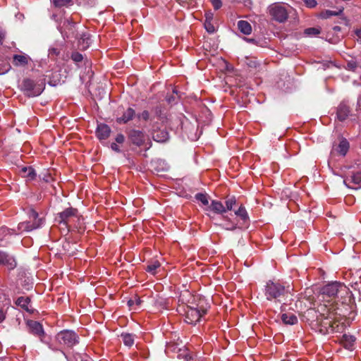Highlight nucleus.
Wrapping results in <instances>:
<instances>
[{
	"mask_svg": "<svg viewBox=\"0 0 361 361\" xmlns=\"http://www.w3.org/2000/svg\"><path fill=\"white\" fill-rule=\"evenodd\" d=\"M329 306V305L323 303L318 305L317 310L312 308L308 309L305 312V317L311 323L316 322L317 324H321L325 328L329 327L332 331H338L337 329L338 328V313L334 305Z\"/></svg>",
	"mask_w": 361,
	"mask_h": 361,
	"instance_id": "obj_1",
	"label": "nucleus"
},
{
	"mask_svg": "<svg viewBox=\"0 0 361 361\" xmlns=\"http://www.w3.org/2000/svg\"><path fill=\"white\" fill-rule=\"evenodd\" d=\"M56 221L65 226L69 231L77 229L78 232L83 231V219L77 209L69 207L59 213L56 218Z\"/></svg>",
	"mask_w": 361,
	"mask_h": 361,
	"instance_id": "obj_2",
	"label": "nucleus"
},
{
	"mask_svg": "<svg viewBox=\"0 0 361 361\" xmlns=\"http://www.w3.org/2000/svg\"><path fill=\"white\" fill-rule=\"evenodd\" d=\"M293 290V288L289 285L286 286L279 281L269 280L264 286V293L267 300L281 302L290 295H292L291 291Z\"/></svg>",
	"mask_w": 361,
	"mask_h": 361,
	"instance_id": "obj_3",
	"label": "nucleus"
},
{
	"mask_svg": "<svg viewBox=\"0 0 361 361\" xmlns=\"http://www.w3.org/2000/svg\"><path fill=\"white\" fill-rule=\"evenodd\" d=\"M295 13V10L292 6L283 2L271 4L267 8V13L270 19L278 23H285Z\"/></svg>",
	"mask_w": 361,
	"mask_h": 361,
	"instance_id": "obj_4",
	"label": "nucleus"
},
{
	"mask_svg": "<svg viewBox=\"0 0 361 361\" xmlns=\"http://www.w3.org/2000/svg\"><path fill=\"white\" fill-rule=\"evenodd\" d=\"M348 290V288L343 283L334 281L322 288L319 297L324 303L334 305L336 308V312H337V304L331 303V301L334 300L338 294L347 293Z\"/></svg>",
	"mask_w": 361,
	"mask_h": 361,
	"instance_id": "obj_5",
	"label": "nucleus"
},
{
	"mask_svg": "<svg viewBox=\"0 0 361 361\" xmlns=\"http://www.w3.org/2000/svg\"><path fill=\"white\" fill-rule=\"evenodd\" d=\"M28 220L18 224L17 229L18 233L30 232L40 228L44 222L43 218L39 217V214L34 209H30L27 212Z\"/></svg>",
	"mask_w": 361,
	"mask_h": 361,
	"instance_id": "obj_6",
	"label": "nucleus"
},
{
	"mask_svg": "<svg viewBox=\"0 0 361 361\" xmlns=\"http://www.w3.org/2000/svg\"><path fill=\"white\" fill-rule=\"evenodd\" d=\"M184 311L185 322L190 324H195L207 313V307L200 305H196V306L187 305Z\"/></svg>",
	"mask_w": 361,
	"mask_h": 361,
	"instance_id": "obj_7",
	"label": "nucleus"
},
{
	"mask_svg": "<svg viewBox=\"0 0 361 361\" xmlns=\"http://www.w3.org/2000/svg\"><path fill=\"white\" fill-rule=\"evenodd\" d=\"M44 83L35 82L34 80L26 78L23 81L22 89L28 97H36L39 95L44 89Z\"/></svg>",
	"mask_w": 361,
	"mask_h": 361,
	"instance_id": "obj_8",
	"label": "nucleus"
},
{
	"mask_svg": "<svg viewBox=\"0 0 361 361\" xmlns=\"http://www.w3.org/2000/svg\"><path fill=\"white\" fill-rule=\"evenodd\" d=\"M57 341L65 346L71 348L79 342V337L73 331L63 330L57 334Z\"/></svg>",
	"mask_w": 361,
	"mask_h": 361,
	"instance_id": "obj_9",
	"label": "nucleus"
},
{
	"mask_svg": "<svg viewBox=\"0 0 361 361\" xmlns=\"http://www.w3.org/2000/svg\"><path fill=\"white\" fill-rule=\"evenodd\" d=\"M127 135L130 142L137 147L143 145L145 142L146 135L142 130L131 129L127 133Z\"/></svg>",
	"mask_w": 361,
	"mask_h": 361,
	"instance_id": "obj_10",
	"label": "nucleus"
},
{
	"mask_svg": "<svg viewBox=\"0 0 361 361\" xmlns=\"http://www.w3.org/2000/svg\"><path fill=\"white\" fill-rule=\"evenodd\" d=\"M61 32L64 37H76L75 23L69 19L65 20L61 26Z\"/></svg>",
	"mask_w": 361,
	"mask_h": 361,
	"instance_id": "obj_11",
	"label": "nucleus"
},
{
	"mask_svg": "<svg viewBox=\"0 0 361 361\" xmlns=\"http://www.w3.org/2000/svg\"><path fill=\"white\" fill-rule=\"evenodd\" d=\"M344 183L350 188L359 189L361 188V171L353 173L350 178L344 180Z\"/></svg>",
	"mask_w": 361,
	"mask_h": 361,
	"instance_id": "obj_12",
	"label": "nucleus"
},
{
	"mask_svg": "<svg viewBox=\"0 0 361 361\" xmlns=\"http://www.w3.org/2000/svg\"><path fill=\"white\" fill-rule=\"evenodd\" d=\"M0 264L6 267L8 269H13L16 267L15 259L6 252L0 251Z\"/></svg>",
	"mask_w": 361,
	"mask_h": 361,
	"instance_id": "obj_13",
	"label": "nucleus"
},
{
	"mask_svg": "<svg viewBox=\"0 0 361 361\" xmlns=\"http://www.w3.org/2000/svg\"><path fill=\"white\" fill-rule=\"evenodd\" d=\"M27 325L30 332L34 335L39 337L41 341H42V337L44 335L42 325L39 322L32 320L29 321L27 322Z\"/></svg>",
	"mask_w": 361,
	"mask_h": 361,
	"instance_id": "obj_14",
	"label": "nucleus"
},
{
	"mask_svg": "<svg viewBox=\"0 0 361 361\" xmlns=\"http://www.w3.org/2000/svg\"><path fill=\"white\" fill-rule=\"evenodd\" d=\"M111 133V128L106 124L101 123L97 126L96 130L97 137L99 140H106L107 139Z\"/></svg>",
	"mask_w": 361,
	"mask_h": 361,
	"instance_id": "obj_15",
	"label": "nucleus"
},
{
	"mask_svg": "<svg viewBox=\"0 0 361 361\" xmlns=\"http://www.w3.org/2000/svg\"><path fill=\"white\" fill-rule=\"evenodd\" d=\"M31 61L30 57L27 54H15L13 56V64L15 66H25Z\"/></svg>",
	"mask_w": 361,
	"mask_h": 361,
	"instance_id": "obj_16",
	"label": "nucleus"
},
{
	"mask_svg": "<svg viewBox=\"0 0 361 361\" xmlns=\"http://www.w3.org/2000/svg\"><path fill=\"white\" fill-rule=\"evenodd\" d=\"M135 115V110L133 108L129 107L123 112L121 117H118L116 118V122L118 123H126L131 121L134 118Z\"/></svg>",
	"mask_w": 361,
	"mask_h": 361,
	"instance_id": "obj_17",
	"label": "nucleus"
},
{
	"mask_svg": "<svg viewBox=\"0 0 361 361\" xmlns=\"http://www.w3.org/2000/svg\"><path fill=\"white\" fill-rule=\"evenodd\" d=\"M207 210L212 211L218 214H222L226 212L225 206L217 200H212L211 204L207 208Z\"/></svg>",
	"mask_w": 361,
	"mask_h": 361,
	"instance_id": "obj_18",
	"label": "nucleus"
},
{
	"mask_svg": "<svg viewBox=\"0 0 361 361\" xmlns=\"http://www.w3.org/2000/svg\"><path fill=\"white\" fill-rule=\"evenodd\" d=\"M350 114V108L345 104L341 103L337 109V118L339 121H345Z\"/></svg>",
	"mask_w": 361,
	"mask_h": 361,
	"instance_id": "obj_19",
	"label": "nucleus"
},
{
	"mask_svg": "<svg viewBox=\"0 0 361 361\" xmlns=\"http://www.w3.org/2000/svg\"><path fill=\"white\" fill-rule=\"evenodd\" d=\"M349 147H350L349 142L347 141L346 139L343 138L340 141L337 147H336L334 149V150L336 151L339 154L344 157L347 154V152L349 149Z\"/></svg>",
	"mask_w": 361,
	"mask_h": 361,
	"instance_id": "obj_20",
	"label": "nucleus"
},
{
	"mask_svg": "<svg viewBox=\"0 0 361 361\" xmlns=\"http://www.w3.org/2000/svg\"><path fill=\"white\" fill-rule=\"evenodd\" d=\"M281 320L284 324L289 325H294L298 322L297 316L292 312L283 313Z\"/></svg>",
	"mask_w": 361,
	"mask_h": 361,
	"instance_id": "obj_21",
	"label": "nucleus"
},
{
	"mask_svg": "<svg viewBox=\"0 0 361 361\" xmlns=\"http://www.w3.org/2000/svg\"><path fill=\"white\" fill-rule=\"evenodd\" d=\"M169 137V133L166 130H158L153 133V139L158 142H166Z\"/></svg>",
	"mask_w": 361,
	"mask_h": 361,
	"instance_id": "obj_22",
	"label": "nucleus"
},
{
	"mask_svg": "<svg viewBox=\"0 0 361 361\" xmlns=\"http://www.w3.org/2000/svg\"><path fill=\"white\" fill-rule=\"evenodd\" d=\"M20 175L22 177L25 178L29 180H32L36 177L35 171L31 166L22 168L20 170Z\"/></svg>",
	"mask_w": 361,
	"mask_h": 361,
	"instance_id": "obj_23",
	"label": "nucleus"
},
{
	"mask_svg": "<svg viewBox=\"0 0 361 361\" xmlns=\"http://www.w3.org/2000/svg\"><path fill=\"white\" fill-rule=\"evenodd\" d=\"M30 303V299L28 297H19L16 300V305L20 306L23 310L27 312H31V310L29 308Z\"/></svg>",
	"mask_w": 361,
	"mask_h": 361,
	"instance_id": "obj_24",
	"label": "nucleus"
},
{
	"mask_svg": "<svg viewBox=\"0 0 361 361\" xmlns=\"http://www.w3.org/2000/svg\"><path fill=\"white\" fill-rule=\"evenodd\" d=\"M235 214L239 217L245 224L248 223L250 221L248 214L243 204H241L239 208L235 211Z\"/></svg>",
	"mask_w": 361,
	"mask_h": 361,
	"instance_id": "obj_25",
	"label": "nucleus"
},
{
	"mask_svg": "<svg viewBox=\"0 0 361 361\" xmlns=\"http://www.w3.org/2000/svg\"><path fill=\"white\" fill-rule=\"evenodd\" d=\"M238 27L244 35H250L252 32L251 25L245 20H239L238 22Z\"/></svg>",
	"mask_w": 361,
	"mask_h": 361,
	"instance_id": "obj_26",
	"label": "nucleus"
},
{
	"mask_svg": "<svg viewBox=\"0 0 361 361\" xmlns=\"http://www.w3.org/2000/svg\"><path fill=\"white\" fill-rule=\"evenodd\" d=\"M204 27L209 33H213L215 31V27L212 23L213 19V14L212 13H207L205 14Z\"/></svg>",
	"mask_w": 361,
	"mask_h": 361,
	"instance_id": "obj_27",
	"label": "nucleus"
},
{
	"mask_svg": "<svg viewBox=\"0 0 361 361\" xmlns=\"http://www.w3.org/2000/svg\"><path fill=\"white\" fill-rule=\"evenodd\" d=\"M177 353V357L178 359H183L185 361L192 360V357L190 355L188 349L185 347H183V348H178Z\"/></svg>",
	"mask_w": 361,
	"mask_h": 361,
	"instance_id": "obj_28",
	"label": "nucleus"
},
{
	"mask_svg": "<svg viewBox=\"0 0 361 361\" xmlns=\"http://www.w3.org/2000/svg\"><path fill=\"white\" fill-rule=\"evenodd\" d=\"M121 337L125 345L131 347L134 344L135 335L129 333H122Z\"/></svg>",
	"mask_w": 361,
	"mask_h": 361,
	"instance_id": "obj_29",
	"label": "nucleus"
},
{
	"mask_svg": "<svg viewBox=\"0 0 361 361\" xmlns=\"http://www.w3.org/2000/svg\"><path fill=\"white\" fill-rule=\"evenodd\" d=\"M355 341L353 336L344 334L342 338V342L345 348L350 349Z\"/></svg>",
	"mask_w": 361,
	"mask_h": 361,
	"instance_id": "obj_30",
	"label": "nucleus"
},
{
	"mask_svg": "<svg viewBox=\"0 0 361 361\" xmlns=\"http://www.w3.org/2000/svg\"><path fill=\"white\" fill-rule=\"evenodd\" d=\"M195 199L200 202L203 205H208L209 204V196L207 194L204 193H197L195 195Z\"/></svg>",
	"mask_w": 361,
	"mask_h": 361,
	"instance_id": "obj_31",
	"label": "nucleus"
},
{
	"mask_svg": "<svg viewBox=\"0 0 361 361\" xmlns=\"http://www.w3.org/2000/svg\"><path fill=\"white\" fill-rule=\"evenodd\" d=\"M360 66V64L356 61L352 59L347 62L345 68L348 71L355 72Z\"/></svg>",
	"mask_w": 361,
	"mask_h": 361,
	"instance_id": "obj_32",
	"label": "nucleus"
},
{
	"mask_svg": "<svg viewBox=\"0 0 361 361\" xmlns=\"http://www.w3.org/2000/svg\"><path fill=\"white\" fill-rule=\"evenodd\" d=\"M160 267V263L158 261H154L147 265L146 271L152 274H155L156 270Z\"/></svg>",
	"mask_w": 361,
	"mask_h": 361,
	"instance_id": "obj_33",
	"label": "nucleus"
},
{
	"mask_svg": "<svg viewBox=\"0 0 361 361\" xmlns=\"http://www.w3.org/2000/svg\"><path fill=\"white\" fill-rule=\"evenodd\" d=\"M226 211H231L233 209V206L236 204V199L235 197H231L226 200L225 201Z\"/></svg>",
	"mask_w": 361,
	"mask_h": 361,
	"instance_id": "obj_34",
	"label": "nucleus"
},
{
	"mask_svg": "<svg viewBox=\"0 0 361 361\" xmlns=\"http://www.w3.org/2000/svg\"><path fill=\"white\" fill-rule=\"evenodd\" d=\"M304 33L307 36L317 35L320 33V30L316 27H309L305 30Z\"/></svg>",
	"mask_w": 361,
	"mask_h": 361,
	"instance_id": "obj_35",
	"label": "nucleus"
},
{
	"mask_svg": "<svg viewBox=\"0 0 361 361\" xmlns=\"http://www.w3.org/2000/svg\"><path fill=\"white\" fill-rule=\"evenodd\" d=\"M52 2L56 7H62L69 5L72 0H52Z\"/></svg>",
	"mask_w": 361,
	"mask_h": 361,
	"instance_id": "obj_36",
	"label": "nucleus"
},
{
	"mask_svg": "<svg viewBox=\"0 0 361 361\" xmlns=\"http://www.w3.org/2000/svg\"><path fill=\"white\" fill-rule=\"evenodd\" d=\"M71 59L75 62H80L83 59V56L79 52H73L71 54Z\"/></svg>",
	"mask_w": 361,
	"mask_h": 361,
	"instance_id": "obj_37",
	"label": "nucleus"
},
{
	"mask_svg": "<svg viewBox=\"0 0 361 361\" xmlns=\"http://www.w3.org/2000/svg\"><path fill=\"white\" fill-rule=\"evenodd\" d=\"M190 296V293L188 290H185L183 293H182L179 297L178 301L181 302L183 304L188 302L186 300L187 297Z\"/></svg>",
	"mask_w": 361,
	"mask_h": 361,
	"instance_id": "obj_38",
	"label": "nucleus"
},
{
	"mask_svg": "<svg viewBox=\"0 0 361 361\" xmlns=\"http://www.w3.org/2000/svg\"><path fill=\"white\" fill-rule=\"evenodd\" d=\"M306 6L309 8H314L317 6V3L316 0H302Z\"/></svg>",
	"mask_w": 361,
	"mask_h": 361,
	"instance_id": "obj_39",
	"label": "nucleus"
},
{
	"mask_svg": "<svg viewBox=\"0 0 361 361\" xmlns=\"http://www.w3.org/2000/svg\"><path fill=\"white\" fill-rule=\"evenodd\" d=\"M215 10L219 9L222 6L221 0H209Z\"/></svg>",
	"mask_w": 361,
	"mask_h": 361,
	"instance_id": "obj_40",
	"label": "nucleus"
},
{
	"mask_svg": "<svg viewBox=\"0 0 361 361\" xmlns=\"http://www.w3.org/2000/svg\"><path fill=\"white\" fill-rule=\"evenodd\" d=\"M343 12V9H339L338 11H326V16L329 17L331 16H337Z\"/></svg>",
	"mask_w": 361,
	"mask_h": 361,
	"instance_id": "obj_41",
	"label": "nucleus"
},
{
	"mask_svg": "<svg viewBox=\"0 0 361 361\" xmlns=\"http://www.w3.org/2000/svg\"><path fill=\"white\" fill-rule=\"evenodd\" d=\"M60 51L56 48H51L49 50V55L50 56H57L59 54Z\"/></svg>",
	"mask_w": 361,
	"mask_h": 361,
	"instance_id": "obj_42",
	"label": "nucleus"
},
{
	"mask_svg": "<svg viewBox=\"0 0 361 361\" xmlns=\"http://www.w3.org/2000/svg\"><path fill=\"white\" fill-rule=\"evenodd\" d=\"M139 117L145 121H147L149 118V114L148 111H143L139 116Z\"/></svg>",
	"mask_w": 361,
	"mask_h": 361,
	"instance_id": "obj_43",
	"label": "nucleus"
},
{
	"mask_svg": "<svg viewBox=\"0 0 361 361\" xmlns=\"http://www.w3.org/2000/svg\"><path fill=\"white\" fill-rule=\"evenodd\" d=\"M116 142L118 144H122L125 141V137L123 134H118L116 137Z\"/></svg>",
	"mask_w": 361,
	"mask_h": 361,
	"instance_id": "obj_44",
	"label": "nucleus"
},
{
	"mask_svg": "<svg viewBox=\"0 0 361 361\" xmlns=\"http://www.w3.org/2000/svg\"><path fill=\"white\" fill-rule=\"evenodd\" d=\"M6 316V311L4 309H0V323H2L5 320Z\"/></svg>",
	"mask_w": 361,
	"mask_h": 361,
	"instance_id": "obj_45",
	"label": "nucleus"
},
{
	"mask_svg": "<svg viewBox=\"0 0 361 361\" xmlns=\"http://www.w3.org/2000/svg\"><path fill=\"white\" fill-rule=\"evenodd\" d=\"M237 228V224L235 223H233V222H230L228 224L227 226L226 227V228L227 230H230V231H233L235 230V228Z\"/></svg>",
	"mask_w": 361,
	"mask_h": 361,
	"instance_id": "obj_46",
	"label": "nucleus"
},
{
	"mask_svg": "<svg viewBox=\"0 0 361 361\" xmlns=\"http://www.w3.org/2000/svg\"><path fill=\"white\" fill-rule=\"evenodd\" d=\"M111 148L113 151L116 152H121V149L119 147V146L115 143V142H112L111 144Z\"/></svg>",
	"mask_w": 361,
	"mask_h": 361,
	"instance_id": "obj_47",
	"label": "nucleus"
},
{
	"mask_svg": "<svg viewBox=\"0 0 361 361\" xmlns=\"http://www.w3.org/2000/svg\"><path fill=\"white\" fill-rule=\"evenodd\" d=\"M6 33L4 31L0 30V44H2L4 38H5Z\"/></svg>",
	"mask_w": 361,
	"mask_h": 361,
	"instance_id": "obj_48",
	"label": "nucleus"
},
{
	"mask_svg": "<svg viewBox=\"0 0 361 361\" xmlns=\"http://www.w3.org/2000/svg\"><path fill=\"white\" fill-rule=\"evenodd\" d=\"M357 106L361 108V94H360L357 99Z\"/></svg>",
	"mask_w": 361,
	"mask_h": 361,
	"instance_id": "obj_49",
	"label": "nucleus"
},
{
	"mask_svg": "<svg viewBox=\"0 0 361 361\" xmlns=\"http://www.w3.org/2000/svg\"><path fill=\"white\" fill-rule=\"evenodd\" d=\"M356 35L360 38L361 39V29L360 30H357L356 32Z\"/></svg>",
	"mask_w": 361,
	"mask_h": 361,
	"instance_id": "obj_50",
	"label": "nucleus"
},
{
	"mask_svg": "<svg viewBox=\"0 0 361 361\" xmlns=\"http://www.w3.org/2000/svg\"><path fill=\"white\" fill-rule=\"evenodd\" d=\"M168 350H169L171 348H173L172 350L176 351L177 347L174 345H168Z\"/></svg>",
	"mask_w": 361,
	"mask_h": 361,
	"instance_id": "obj_51",
	"label": "nucleus"
},
{
	"mask_svg": "<svg viewBox=\"0 0 361 361\" xmlns=\"http://www.w3.org/2000/svg\"><path fill=\"white\" fill-rule=\"evenodd\" d=\"M333 30H334V31H340V30H341V27H340L339 26H334V27H333Z\"/></svg>",
	"mask_w": 361,
	"mask_h": 361,
	"instance_id": "obj_52",
	"label": "nucleus"
},
{
	"mask_svg": "<svg viewBox=\"0 0 361 361\" xmlns=\"http://www.w3.org/2000/svg\"><path fill=\"white\" fill-rule=\"evenodd\" d=\"M10 68H11V66L9 64H7V68L5 70V71L3 72V73H6Z\"/></svg>",
	"mask_w": 361,
	"mask_h": 361,
	"instance_id": "obj_53",
	"label": "nucleus"
}]
</instances>
